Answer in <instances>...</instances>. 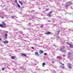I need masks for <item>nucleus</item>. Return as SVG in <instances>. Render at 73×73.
<instances>
[{
	"label": "nucleus",
	"mask_w": 73,
	"mask_h": 73,
	"mask_svg": "<svg viewBox=\"0 0 73 73\" xmlns=\"http://www.w3.org/2000/svg\"><path fill=\"white\" fill-rule=\"evenodd\" d=\"M2 24H0V27L2 28H5L7 27L6 26V23L5 22H3Z\"/></svg>",
	"instance_id": "1"
},
{
	"label": "nucleus",
	"mask_w": 73,
	"mask_h": 73,
	"mask_svg": "<svg viewBox=\"0 0 73 73\" xmlns=\"http://www.w3.org/2000/svg\"><path fill=\"white\" fill-rule=\"evenodd\" d=\"M35 54L36 56H38V57H39V56H40L39 54L38 53V52H35Z\"/></svg>",
	"instance_id": "2"
},
{
	"label": "nucleus",
	"mask_w": 73,
	"mask_h": 73,
	"mask_svg": "<svg viewBox=\"0 0 73 73\" xmlns=\"http://www.w3.org/2000/svg\"><path fill=\"white\" fill-rule=\"evenodd\" d=\"M68 67L69 69H71L72 68V66H71V65H70V64H68Z\"/></svg>",
	"instance_id": "3"
},
{
	"label": "nucleus",
	"mask_w": 73,
	"mask_h": 73,
	"mask_svg": "<svg viewBox=\"0 0 73 73\" xmlns=\"http://www.w3.org/2000/svg\"><path fill=\"white\" fill-rule=\"evenodd\" d=\"M3 42L4 44H7V43H8L9 42L8 40H5Z\"/></svg>",
	"instance_id": "4"
},
{
	"label": "nucleus",
	"mask_w": 73,
	"mask_h": 73,
	"mask_svg": "<svg viewBox=\"0 0 73 73\" xmlns=\"http://www.w3.org/2000/svg\"><path fill=\"white\" fill-rule=\"evenodd\" d=\"M49 34H51V33L49 31H48L46 33V34L47 35H49Z\"/></svg>",
	"instance_id": "5"
},
{
	"label": "nucleus",
	"mask_w": 73,
	"mask_h": 73,
	"mask_svg": "<svg viewBox=\"0 0 73 73\" xmlns=\"http://www.w3.org/2000/svg\"><path fill=\"white\" fill-rule=\"evenodd\" d=\"M21 55L22 56H24V57H26V56H27V55L23 53H22Z\"/></svg>",
	"instance_id": "6"
},
{
	"label": "nucleus",
	"mask_w": 73,
	"mask_h": 73,
	"mask_svg": "<svg viewBox=\"0 0 73 73\" xmlns=\"http://www.w3.org/2000/svg\"><path fill=\"white\" fill-rule=\"evenodd\" d=\"M15 58L16 57L15 56H12L11 57L12 59H14V58Z\"/></svg>",
	"instance_id": "7"
},
{
	"label": "nucleus",
	"mask_w": 73,
	"mask_h": 73,
	"mask_svg": "<svg viewBox=\"0 0 73 73\" xmlns=\"http://www.w3.org/2000/svg\"><path fill=\"white\" fill-rule=\"evenodd\" d=\"M19 3H20V4H21V5H23V2L19 1Z\"/></svg>",
	"instance_id": "8"
},
{
	"label": "nucleus",
	"mask_w": 73,
	"mask_h": 73,
	"mask_svg": "<svg viewBox=\"0 0 73 73\" xmlns=\"http://www.w3.org/2000/svg\"><path fill=\"white\" fill-rule=\"evenodd\" d=\"M39 53L40 54H42L43 53V51L42 50H41L40 51Z\"/></svg>",
	"instance_id": "9"
},
{
	"label": "nucleus",
	"mask_w": 73,
	"mask_h": 73,
	"mask_svg": "<svg viewBox=\"0 0 73 73\" xmlns=\"http://www.w3.org/2000/svg\"><path fill=\"white\" fill-rule=\"evenodd\" d=\"M57 58H58L59 60H61V59H62V58L61 57H57Z\"/></svg>",
	"instance_id": "10"
},
{
	"label": "nucleus",
	"mask_w": 73,
	"mask_h": 73,
	"mask_svg": "<svg viewBox=\"0 0 73 73\" xmlns=\"http://www.w3.org/2000/svg\"><path fill=\"white\" fill-rule=\"evenodd\" d=\"M64 50V49L63 48H60V51H62Z\"/></svg>",
	"instance_id": "11"
},
{
	"label": "nucleus",
	"mask_w": 73,
	"mask_h": 73,
	"mask_svg": "<svg viewBox=\"0 0 73 73\" xmlns=\"http://www.w3.org/2000/svg\"><path fill=\"white\" fill-rule=\"evenodd\" d=\"M17 5L19 8H20V5H19V4L18 3H17Z\"/></svg>",
	"instance_id": "12"
},
{
	"label": "nucleus",
	"mask_w": 73,
	"mask_h": 73,
	"mask_svg": "<svg viewBox=\"0 0 73 73\" xmlns=\"http://www.w3.org/2000/svg\"><path fill=\"white\" fill-rule=\"evenodd\" d=\"M7 36H8L7 34H5V37H7Z\"/></svg>",
	"instance_id": "13"
},
{
	"label": "nucleus",
	"mask_w": 73,
	"mask_h": 73,
	"mask_svg": "<svg viewBox=\"0 0 73 73\" xmlns=\"http://www.w3.org/2000/svg\"><path fill=\"white\" fill-rule=\"evenodd\" d=\"M70 46L71 48L73 47V46L72 45V44H71L70 45Z\"/></svg>",
	"instance_id": "14"
},
{
	"label": "nucleus",
	"mask_w": 73,
	"mask_h": 73,
	"mask_svg": "<svg viewBox=\"0 0 73 73\" xmlns=\"http://www.w3.org/2000/svg\"><path fill=\"white\" fill-rule=\"evenodd\" d=\"M45 65V63H43L42 64V65L44 66Z\"/></svg>",
	"instance_id": "15"
},
{
	"label": "nucleus",
	"mask_w": 73,
	"mask_h": 73,
	"mask_svg": "<svg viewBox=\"0 0 73 73\" xmlns=\"http://www.w3.org/2000/svg\"><path fill=\"white\" fill-rule=\"evenodd\" d=\"M47 15L48 17H50V15L49 14H48Z\"/></svg>",
	"instance_id": "16"
},
{
	"label": "nucleus",
	"mask_w": 73,
	"mask_h": 73,
	"mask_svg": "<svg viewBox=\"0 0 73 73\" xmlns=\"http://www.w3.org/2000/svg\"><path fill=\"white\" fill-rule=\"evenodd\" d=\"M5 69V68H2V70H4Z\"/></svg>",
	"instance_id": "17"
},
{
	"label": "nucleus",
	"mask_w": 73,
	"mask_h": 73,
	"mask_svg": "<svg viewBox=\"0 0 73 73\" xmlns=\"http://www.w3.org/2000/svg\"><path fill=\"white\" fill-rule=\"evenodd\" d=\"M67 44L68 45H70L71 44H70V43L69 42H67Z\"/></svg>",
	"instance_id": "18"
},
{
	"label": "nucleus",
	"mask_w": 73,
	"mask_h": 73,
	"mask_svg": "<svg viewBox=\"0 0 73 73\" xmlns=\"http://www.w3.org/2000/svg\"><path fill=\"white\" fill-rule=\"evenodd\" d=\"M31 48L32 49H35V48H34V47H33V46Z\"/></svg>",
	"instance_id": "19"
},
{
	"label": "nucleus",
	"mask_w": 73,
	"mask_h": 73,
	"mask_svg": "<svg viewBox=\"0 0 73 73\" xmlns=\"http://www.w3.org/2000/svg\"><path fill=\"white\" fill-rule=\"evenodd\" d=\"M43 27V25H41V26H40V28H42V27Z\"/></svg>",
	"instance_id": "20"
},
{
	"label": "nucleus",
	"mask_w": 73,
	"mask_h": 73,
	"mask_svg": "<svg viewBox=\"0 0 73 73\" xmlns=\"http://www.w3.org/2000/svg\"><path fill=\"white\" fill-rule=\"evenodd\" d=\"M12 18H15V16H13L11 17Z\"/></svg>",
	"instance_id": "21"
},
{
	"label": "nucleus",
	"mask_w": 73,
	"mask_h": 73,
	"mask_svg": "<svg viewBox=\"0 0 73 73\" xmlns=\"http://www.w3.org/2000/svg\"><path fill=\"white\" fill-rule=\"evenodd\" d=\"M44 55H46L47 54H46V53H44Z\"/></svg>",
	"instance_id": "22"
},
{
	"label": "nucleus",
	"mask_w": 73,
	"mask_h": 73,
	"mask_svg": "<svg viewBox=\"0 0 73 73\" xmlns=\"http://www.w3.org/2000/svg\"><path fill=\"white\" fill-rule=\"evenodd\" d=\"M71 53H70V52H68V54H70Z\"/></svg>",
	"instance_id": "23"
},
{
	"label": "nucleus",
	"mask_w": 73,
	"mask_h": 73,
	"mask_svg": "<svg viewBox=\"0 0 73 73\" xmlns=\"http://www.w3.org/2000/svg\"><path fill=\"white\" fill-rule=\"evenodd\" d=\"M15 2L16 3H17V1L15 0Z\"/></svg>",
	"instance_id": "24"
},
{
	"label": "nucleus",
	"mask_w": 73,
	"mask_h": 73,
	"mask_svg": "<svg viewBox=\"0 0 73 73\" xmlns=\"http://www.w3.org/2000/svg\"><path fill=\"white\" fill-rule=\"evenodd\" d=\"M48 10H49V9H46V11H48Z\"/></svg>",
	"instance_id": "25"
},
{
	"label": "nucleus",
	"mask_w": 73,
	"mask_h": 73,
	"mask_svg": "<svg viewBox=\"0 0 73 73\" xmlns=\"http://www.w3.org/2000/svg\"><path fill=\"white\" fill-rule=\"evenodd\" d=\"M58 33H60V30L58 31Z\"/></svg>",
	"instance_id": "26"
},
{
	"label": "nucleus",
	"mask_w": 73,
	"mask_h": 73,
	"mask_svg": "<svg viewBox=\"0 0 73 73\" xmlns=\"http://www.w3.org/2000/svg\"><path fill=\"white\" fill-rule=\"evenodd\" d=\"M48 22H50V20H48Z\"/></svg>",
	"instance_id": "27"
},
{
	"label": "nucleus",
	"mask_w": 73,
	"mask_h": 73,
	"mask_svg": "<svg viewBox=\"0 0 73 73\" xmlns=\"http://www.w3.org/2000/svg\"><path fill=\"white\" fill-rule=\"evenodd\" d=\"M52 11H51V12H49V13H52Z\"/></svg>",
	"instance_id": "28"
},
{
	"label": "nucleus",
	"mask_w": 73,
	"mask_h": 73,
	"mask_svg": "<svg viewBox=\"0 0 73 73\" xmlns=\"http://www.w3.org/2000/svg\"><path fill=\"white\" fill-rule=\"evenodd\" d=\"M64 68V67H62V68Z\"/></svg>",
	"instance_id": "29"
},
{
	"label": "nucleus",
	"mask_w": 73,
	"mask_h": 73,
	"mask_svg": "<svg viewBox=\"0 0 73 73\" xmlns=\"http://www.w3.org/2000/svg\"><path fill=\"white\" fill-rule=\"evenodd\" d=\"M66 7H68V6L66 5Z\"/></svg>",
	"instance_id": "30"
},
{
	"label": "nucleus",
	"mask_w": 73,
	"mask_h": 73,
	"mask_svg": "<svg viewBox=\"0 0 73 73\" xmlns=\"http://www.w3.org/2000/svg\"><path fill=\"white\" fill-rule=\"evenodd\" d=\"M5 32H7V33H8V31H6Z\"/></svg>",
	"instance_id": "31"
},
{
	"label": "nucleus",
	"mask_w": 73,
	"mask_h": 73,
	"mask_svg": "<svg viewBox=\"0 0 73 73\" xmlns=\"http://www.w3.org/2000/svg\"><path fill=\"white\" fill-rule=\"evenodd\" d=\"M1 38H0V41H1Z\"/></svg>",
	"instance_id": "32"
},
{
	"label": "nucleus",
	"mask_w": 73,
	"mask_h": 73,
	"mask_svg": "<svg viewBox=\"0 0 73 73\" xmlns=\"http://www.w3.org/2000/svg\"><path fill=\"white\" fill-rule=\"evenodd\" d=\"M62 64V65H63V66H64V64Z\"/></svg>",
	"instance_id": "33"
},
{
	"label": "nucleus",
	"mask_w": 73,
	"mask_h": 73,
	"mask_svg": "<svg viewBox=\"0 0 73 73\" xmlns=\"http://www.w3.org/2000/svg\"><path fill=\"white\" fill-rule=\"evenodd\" d=\"M63 56H64V55H63Z\"/></svg>",
	"instance_id": "34"
},
{
	"label": "nucleus",
	"mask_w": 73,
	"mask_h": 73,
	"mask_svg": "<svg viewBox=\"0 0 73 73\" xmlns=\"http://www.w3.org/2000/svg\"><path fill=\"white\" fill-rule=\"evenodd\" d=\"M72 4V3L71 4Z\"/></svg>",
	"instance_id": "35"
}]
</instances>
